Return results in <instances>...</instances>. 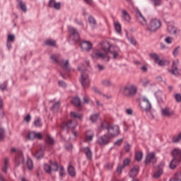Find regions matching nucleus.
<instances>
[{"label":"nucleus","mask_w":181,"mask_h":181,"mask_svg":"<svg viewBox=\"0 0 181 181\" xmlns=\"http://www.w3.org/2000/svg\"><path fill=\"white\" fill-rule=\"evenodd\" d=\"M101 47L104 52H101L100 49L93 50L91 54L92 59H101V60H103L104 62H110V56H108V53H112L113 59H117L118 56H119V47L117 46L111 47L110 42H105L102 43ZM112 47L114 50L111 51Z\"/></svg>","instance_id":"1"},{"label":"nucleus","mask_w":181,"mask_h":181,"mask_svg":"<svg viewBox=\"0 0 181 181\" xmlns=\"http://www.w3.org/2000/svg\"><path fill=\"white\" fill-rule=\"evenodd\" d=\"M103 129H107V134L110 138H112V136L119 135V127L117 125H110L105 121L103 122L100 126L98 128V132L100 134Z\"/></svg>","instance_id":"2"},{"label":"nucleus","mask_w":181,"mask_h":181,"mask_svg":"<svg viewBox=\"0 0 181 181\" xmlns=\"http://www.w3.org/2000/svg\"><path fill=\"white\" fill-rule=\"evenodd\" d=\"M120 92L126 97H134L138 93V88L134 83H127L120 89Z\"/></svg>","instance_id":"3"},{"label":"nucleus","mask_w":181,"mask_h":181,"mask_svg":"<svg viewBox=\"0 0 181 181\" xmlns=\"http://www.w3.org/2000/svg\"><path fill=\"white\" fill-rule=\"evenodd\" d=\"M78 70L81 72V83L84 88H87L90 86V78L88 74L86 73V66L81 65L78 66Z\"/></svg>","instance_id":"4"},{"label":"nucleus","mask_w":181,"mask_h":181,"mask_svg":"<svg viewBox=\"0 0 181 181\" xmlns=\"http://www.w3.org/2000/svg\"><path fill=\"white\" fill-rule=\"evenodd\" d=\"M160 26H162V23H160V20L158 18H153L150 20L148 24H146V30L150 33H153L158 30Z\"/></svg>","instance_id":"5"},{"label":"nucleus","mask_w":181,"mask_h":181,"mask_svg":"<svg viewBox=\"0 0 181 181\" xmlns=\"http://www.w3.org/2000/svg\"><path fill=\"white\" fill-rule=\"evenodd\" d=\"M44 170L48 175H52V172H57L59 170V165L57 162L50 163L49 164L45 163L44 165Z\"/></svg>","instance_id":"6"},{"label":"nucleus","mask_w":181,"mask_h":181,"mask_svg":"<svg viewBox=\"0 0 181 181\" xmlns=\"http://www.w3.org/2000/svg\"><path fill=\"white\" fill-rule=\"evenodd\" d=\"M68 29L71 35L70 40H72L73 42H78L80 40V35L78 34V30L71 25H69Z\"/></svg>","instance_id":"7"},{"label":"nucleus","mask_w":181,"mask_h":181,"mask_svg":"<svg viewBox=\"0 0 181 181\" xmlns=\"http://www.w3.org/2000/svg\"><path fill=\"white\" fill-rule=\"evenodd\" d=\"M11 152H12L13 153H16V163L17 165H21L22 163H23V162L25 161V158H23V153H22V151L17 150L16 148L13 147L11 149Z\"/></svg>","instance_id":"8"},{"label":"nucleus","mask_w":181,"mask_h":181,"mask_svg":"<svg viewBox=\"0 0 181 181\" xmlns=\"http://www.w3.org/2000/svg\"><path fill=\"white\" fill-rule=\"evenodd\" d=\"M111 142V137L108 134H103L98 138L97 144L100 146H105Z\"/></svg>","instance_id":"9"},{"label":"nucleus","mask_w":181,"mask_h":181,"mask_svg":"<svg viewBox=\"0 0 181 181\" xmlns=\"http://www.w3.org/2000/svg\"><path fill=\"white\" fill-rule=\"evenodd\" d=\"M139 105L141 110H143L146 112L148 111H151L152 108V105L151 104V102H149V100H148L146 97H144L142 98Z\"/></svg>","instance_id":"10"},{"label":"nucleus","mask_w":181,"mask_h":181,"mask_svg":"<svg viewBox=\"0 0 181 181\" xmlns=\"http://www.w3.org/2000/svg\"><path fill=\"white\" fill-rule=\"evenodd\" d=\"M151 59H153L154 61V63L158 64V66H165L166 63H168V61L165 60H161L159 58V55H158L156 53H151L149 54Z\"/></svg>","instance_id":"11"},{"label":"nucleus","mask_w":181,"mask_h":181,"mask_svg":"<svg viewBox=\"0 0 181 181\" xmlns=\"http://www.w3.org/2000/svg\"><path fill=\"white\" fill-rule=\"evenodd\" d=\"M168 32L170 35H172V36H180V35H181L180 28L172 25H168Z\"/></svg>","instance_id":"12"},{"label":"nucleus","mask_w":181,"mask_h":181,"mask_svg":"<svg viewBox=\"0 0 181 181\" xmlns=\"http://www.w3.org/2000/svg\"><path fill=\"white\" fill-rule=\"evenodd\" d=\"M136 18L137 22H139V23H140V25L142 26H146L148 24L146 18L144 17V15H142V13H141L139 10L136 11Z\"/></svg>","instance_id":"13"},{"label":"nucleus","mask_w":181,"mask_h":181,"mask_svg":"<svg viewBox=\"0 0 181 181\" xmlns=\"http://www.w3.org/2000/svg\"><path fill=\"white\" fill-rule=\"evenodd\" d=\"M81 49L83 52H89L93 47V45L89 41H82L80 43Z\"/></svg>","instance_id":"14"},{"label":"nucleus","mask_w":181,"mask_h":181,"mask_svg":"<svg viewBox=\"0 0 181 181\" xmlns=\"http://www.w3.org/2000/svg\"><path fill=\"white\" fill-rule=\"evenodd\" d=\"M145 162L146 163H156V158L155 153L153 152L147 154L146 156Z\"/></svg>","instance_id":"15"},{"label":"nucleus","mask_w":181,"mask_h":181,"mask_svg":"<svg viewBox=\"0 0 181 181\" xmlns=\"http://www.w3.org/2000/svg\"><path fill=\"white\" fill-rule=\"evenodd\" d=\"M161 115L163 117H172V115H175V112L169 107H164L161 109Z\"/></svg>","instance_id":"16"},{"label":"nucleus","mask_w":181,"mask_h":181,"mask_svg":"<svg viewBox=\"0 0 181 181\" xmlns=\"http://www.w3.org/2000/svg\"><path fill=\"white\" fill-rule=\"evenodd\" d=\"M168 71L173 76H179L180 73L179 72V69L177 68V62H173L172 69Z\"/></svg>","instance_id":"17"},{"label":"nucleus","mask_w":181,"mask_h":181,"mask_svg":"<svg viewBox=\"0 0 181 181\" xmlns=\"http://www.w3.org/2000/svg\"><path fill=\"white\" fill-rule=\"evenodd\" d=\"M15 42V35L13 34H9L7 37L6 47L8 50L12 49V43Z\"/></svg>","instance_id":"18"},{"label":"nucleus","mask_w":181,"mask_h":181,"mask_svg":"<svg viewBox=\"0 0 181 181\" xmlns=\"http://www.w3.org/2000/svg\"><path fill=\"white\" fill-rule=\"evenodd\" d=\"M122 16L125 22H127L128 23L131 22V16L129 15L128 11H127V10H122Z\"/></svg>","instance_id":"19"},{"label":"nucleus","mask_w":181,"mask_h":181,"mask_svg":"<svg viewBox=\"0 0 181 181\" xmlns=\"http://www.w3.org/2000/svg\"><path fill=\"white\" fill-rule=\"evenodd\" d=\"M139 172V166L135 165L134 168H132L129 172V176L130 177H135L136 175H138V173Z\"/></svg>","instance_id":"20"},{"label":"nucleus","mask_w":181,"mask_h":181,"mask_svg":"<svg viewBox=\"0 0 181 181\" xmlns=\"http://www.w3.org/2000/svg\"><path fill=\"white\" fill-rule=\"evenodd\" d=\"M83 152L88 159L89 160H91L93 159V152H91V149H90V147H85L83 148Z\"/></svg>","instance_id":"21"},{"label":"nucleus","mask_w":181,"mask_h":181,"mask_svg":"<svg viewBox=\"0 0 181 181\" xmlns=\"http://www.w3.org/2000/svg\"><path fill=\"white\" fill-rule=\"evenodd\" d=\"M77 125L78 124L76 120H69L68 122L65 124L66 128H71V129H74V128H76Z\"/></svg>","instance_id":"22"},{"label":"nucleus","mask_w":181,"mask_h":181,"mask_svg":"<svg viewBox=\"0 0 181 181\" xmlns=\"http://www.w3.org/2000/svg\"><path fill=\"white\" fill-rule=\"evenodd\" d=\"M180 160L179 158H173V160H171L170 163V169H175L176 168V166H177L179 165V163H180Z\"/></svg>","instance_id":"23"},{"label":"nucleus","mask_w":181,"mask_h":181,"mask_svg":"<svg viewBox=\"0 0 181 181\" xmlns=\"http://www.w3.org/2000/svg\"><path fill=\"white\" fill-rule=\"evenodd\" d=\"M94 138V133L88 132L86 136L83 138V142H91Z\"/></svg>","instance_id":"24"},{"label":"nucleus","mask_w":181,"mask_h":181,"mask_svg":"<svg viewBox=\"0 0 181 181\" xmlns=\"http://www.w3.org/2000/svg\"><path fill=\"white\" fill-rule=\"evenodd\" d=\"M172 155L173 158H175L176 159H180L181 160V150L179 148H175L172 151Z\"/></svg>","instance_id":"25"},{"label":"nucleus","mask_w":181,"mask_h":181,"mask_svg":"<svg viewBox=\"0 0 181 181\" xmlns=\"http://www.w3.org/2000/svg\"><path fill=\"white\" fill-rule=\"evenodd\" d=\"M9 168V158H6L4 160V166L1 168L4 173H8V168Z\"/></svg>","instance_id":"26"},{"label":"nucleus","mask_w":181,"mask_h":181,"mask_svg":"<svg viewBox=\"0 0 181 181\" xmlns=\"http://www.w3.org/2000/svg\"><path fill=\"white\" fill-rule=\"evenodd\" d=\"M101 84L102 86H103V87H112V82L110 80V79H103L101 81Z\"/></svg>","instance_id":"27"},{"label":"nucleus","mask_w":181,"mask_h":181,"mask_svg":"<svg viewBox=\"0 0 181 181\" xmlns=\"http://www.w3.org/2000/svg\"><path fill=\"white\" fill-rule=\"evenodd\" d=\"M26 167L28 168V170H33V161L31 158H28L27 163H26Z\"/></svg>","instance_id":"28"},{"label":"nucleus","mask_w":181,"mask_h":181,"mask_svg":"<svg viewBox=\"0 0 181 181\" xmlns=\"http://www.w3.org/2000/svg\"><path fill=\"white\" fill-rule=\"evenodd\" d=\"M71 103L75 105V107H80V105H81V100L77 97L74 98Z\"/></svg>","instance_id":"29"},{"label":"nucleus","mask_w":181,"mask_h":181,"mask_svg":"<svg viewBox=\"0 0 181 181\" xmlns=\"http://www.w3.org/2000/svg\"><path fill=\"white\" fill-rule=\"evenodd\" d=\"M150 1L155 8H157V6H160V5L163 4V1L162 0H150Z\"/></svg>","instance_id":"30"},{"label":"nucleus","mask_w":181,"mask_h":181,"mask_svg":"<svg viewBox=\"0 0 181 181\" xmlns=\"http://www.w3.org/2000/svg\"><path fill=\"white\" fill-rule=\"evenodd\" d=\"M43 155H44L43 148L38 150L35 153V156L37 159H40L41 158H43Z\"/></svg>","instance_id":"31"},{"label":"nucleus","mask_w":181,"mask_h":181,"mask_svg":"<svg viewBox=\"0 0 181 181\" xmlns=\"http://www.w3.org/2000/svg\"><path fill=\"white\" fill-rule=\"evenodd\" d=\"M98 118H100V114H94L90 116V120L91 121V122L94 123L98 121Z\"/></svg>","instance_id":"32"},{"label":"nucleus","mask_w":181,"mask_h":181,"mask_svg":"<svg viewBox=\"0 0 181 181\" xmlns=\"http://www.w3.org/2000/svg\"><path fill=\"white\" fill-rule=\"evenodd\" d=\"M18 2L21 9H22L23 12H26V11H28V8H26V4L23 3L22 0H18Z\"/></svg>","instance_id":"33"},{"label":"nucleus","mask_w":181,"mask_h":181,"mask_svg":"<svg viewBox=\"0 0 181 181\" xmlns=\"http://www.w3.org/2000/svg\"><path fill=\"white\" fill-rule=\"evenodd\" d=\"M115 29L117 33H121L122 29L121 28V24L119 22L115 23Z\"/></svg>","instance_id":"34"},{"label":"nucleus","mask_w":181,"mask_h":181,"mask_svg":"<svg viewBox=\"0 0 181 181\" xmlns=\"http://www.w3.org/2000/svg\"><path fill=\"white\" fill-rule=\"evenodd\" d=\"M143 154L142 152L139 151L136 153L135 154V159L136 160H137V162H141L142 160V158H143Z\"/></svg>","instance_id":"35"},{"label":"nucleus","mask_w":181,"mask_h":181,"mask_svg":"<svg viewBox=\"0 0 181 181\" xmlns=\"http://www.w3.org/2000/svg\"><path fill=\"white\" fill-rule=\"evenodd\" d=\"M68 172L71 176H76V170L74 169V166L70 165L68 168Z\"/></svg>","instance_id":"36"},{"label":"nucleus","mask_w":181,"mask_h":181,"mask_svg":"<svg viewBox=\"0 0 181 181\" xmlns=\"http://www.w3.org/2000/svg\"><path fill=\"white\" fill-rule=\"evenodd\" d=\"M62 70H69V60H63L62 65Z\"/></svg>","instance_id":"37"},{"label":"nucleus","mask_w":181,"mask_h":181,"mask_svg":"<svg viewBox=\"0 0 181 181\" xmlns=\"http://www.w3.org/2000/svg\"><path fill=\"white\" fill-rule=\"evenodd\" d=\"M46 142L47 144H49V145H53L54 144V139L50 136V135H47L46 137Z\"/></svg>","instance_id":"38"},{"label":"nucleus","mask_w":181,"mask_h":181,"mask_svg":"<svg viewBox=\"0 0 181 181\" xmlns=\"http://www.w3.org/2000/svg\"><path fill=\"white\" fill-rule=\"evenodd\" d=\"M45 45H47V46H56V41L53 40H47L45 41Z\"/></svg>","instance_id":"39"},{"label":"nucleus","mask_w":181,"mask_h":181,"mask_svg":"<svg viewBox=\"0 0 181 181\" xmlns=\"http://www.w3.org/2000/svg\"><path fill=\"white\" fill-rule=\"evenodd\" d=\"M181 141V133L179 134V135L174 136L173 139V142H174V144H177V142H180Z\"/></svg>","instance_id":"40"},{"label":"nucleus","mask_w":181,"mask_h":181,"mask_svg":"<svg viewBox=\"0 0 181 181\" xmlns=\"http://www.w3.org/2000/svg\"><path fill=\"white\" fill-rule=\"evenodd\" d=\"M150 83L151 81H149V79L144 78L141 80V84L143 87H147V86H149Z\"/></svg>","instance_id":"41"},{"label":"nucleus","mask_w":181,"mask_h":181,"mask_svg":"<svg viewBox=\"0 0 181 181\" xmlns=\"http://www.w3.org/2000/svg\"><path fill=\"white\" fill-rule=\"evenodd\" d=\"M71 117H73L74 118H78V119H80L82 116L78 112H71Z\"/></svg>","instance_id":"42"},{"label":"nucleus","mask_w":181,"mask_h":181,"mask_svg":"<svg viewBox=\"0 0 181 181\" xmlns=\"http://www.w3.org/2000/svg\"><path fill=\"white\" fill-rule=\"evenodd\" d=\"M170 181H181V173H177L175 175V179Z\"/></svg>","instance_id":"43"},{"label":"nucleus","mask_w":181,"mask_h":181,"mask_svg":"<svg viewBox=\"0 0 181 181\" xmlns=\"http://www.w3.org/2000/svg\"><path fill=\"white\" fill-rule=\"evenodd\" d=\"M28 139H31V140L35 139V138H36V132H30L28 135Z\"/></svg>","instance_id":"44"},{"label":"nucleus","mask_w":181,"mask_h":181,"mask_svg":"<svg viewBox=\"0 0 181 181\" xmlns=\"http://www.w3.org/2000/svg\"><path fill=\"white\" fill-rule=\"evenodd\" d=\"M95 69L96 70H98V71H104V70H105V67H104V66L100 64H98L95 66Z\"/></svg>","instance_id":"45"},{"label":"nucleus","mask_w":181,"mask_h":181,"mask_svg":"<svg viewBox=\"0 0 181 181\" xmlns=\"http://www.w3.org/2000/svg\"><path fill=\"white\" fill-rule=\"evenodd\" d=\"M99 95H102V97H103V98H106V100H111V98H112V96L111 95L105 94L103 93V91H101V94H99Z\"/></svg>","instance_id":"46"},{"label":"nucleus","mask_w":181,"mask_h":181,"mask_svg":"<svg viewBox=\"0 0 181 181\" xmlns=\"http://www.w3.org/2000/svg\"><path fill=\"white\" fill-rule=\"evenodd\" d=\"M51 59L56 63L57 64H59L60 62H59V56L57 55H51Z\"/></svg>","instance_id":"47"},{"label":"nucleus","mask_w":181,"mask_h":181,"mask_svg":"<svg viewBox=\"0 0 181 181\" xmlns=\"http://www.w3.org/2000/svg\"><path fill=\"white\" fill-rule=\"evenodd\" d=\"M162 173H163V171L162 170H159L158 171L154 173L153 177H156V179L158 177H160V176L162 175Z\"/></svg>","instance_id":"48"},{"label":"nucleus","mask_w":181,"mask_h":181,"mask_svg":"<svg viewBox=\"0 0 181 181\" xmlns=\"http://www.w3.org/2000/svg\"><path fill=\"white\" fill-rule=\"evenodd\" d=\"M164 42H165V43H167V45H171V43L173 42V37H167L164 40Z\"/></svg>","instance_id":"49"},{"label":"nucleus","mask_w":181,"mask_h":181,"mask_svg":"<svg viewBox=\"0 0 181 181\" xmlns=\"http://www.w3.org/2000/svg\"><path fill=\"white\" fill-rule=\"evenodd\" d=\"M88 21H89L90 25H91L92 26H94V25H95V23H96L95 19H94V17H93V16H89Z\"/></svg>","instance_id":"50"},{"label":"nucleus","mask_w":181,"mask_h":181,"mask_svg":"<svg viewBox=\"0 0 181 181\" xmlns=\"http://www.w3.org/2000/svg\"><path fill=\"white\" fill-rule=\"evenodd\" d=\"M146 112L148 118H150V119H155V115L152 113L151 110H148V112Z\"/></svg>","instance_id":"51"},{"label":"nucleus","mask_w":181,"mask_h":181,"mask_svg":"<svg viewBox=\"0 0 181 181\" xmlns=\"http://www.w3.org/2000/svg\"><path fill=\"white\" fill-rule=\"evenodd\" d=\"M34 125L35 127H42V122H40V118H38L34 121Z\"/></svg>","instance_id":"52"},{"label":"nucleus","mask_w":181,"mask_h":181,"mask_svg":"<svg viewBox=\"0 0 181 181\" xmlns=\"http://www.w3.org/2000/svg\"><path fill=\"white\" fill-rule=\"evenodd\" d=\"M4 136H5V130H4L2 127H0V141H2Z\"/></svg>","instance_id":"53"},{"label":"nucleus","mask_w":181,"mask_h":181,"mask_svg":"<svg viewBox=\"0 0 181 181\" xmlns=\"http://www.w3.org/2000/svg\"><path fill=\"white\" fill-rule=\"evenodd\" d=\"M58 108H60V102H57L53 106L52 110L56 111Z\"/></svg>","instance_id":"54"},{"label":"nucleus","mask_w":181,"mask_h":181,"mask_svg":"<svg viewBox=\"0 0 181 181\" xmlns=\"http://www.w3.org/2000/svg\"><path fill=\"white\" fill-rule=\"evenodd\" d=\"M175 99L177 103H181V95L180 93L175 94Z\"/></svg>","instance_id":"55"},{"label":"nucleus","mask_w":181,"mask_h":181,"mask_svg":"<svg viewBox=\"0 0 181 181\" xmlns=\"http://www.w3.org/2000/svg\"><path fill=\"white\" fill-rule=\"evenodd\" d=\"M125 113H126L127 115H132V114H134V111L132 110V109L129 108V109H126Z\"/></svg>","instance_id":"56"},{"label":"nucleus","mask_w":181,"mask_h":181,"mask_svg":"<svg viewBox=\"0 0 181 181\" xmlns=\"http://www.w3.org/2000/svg\"><path fill=\"white\" fill-rule=\"evenodd\" d=\"M131 163V160L129 158H127L123 161V166H128Z\"/></svg>","instance_id":"57"},{"label":"nucleus","mask_w":181,"mask_h":181,"mask_svg":"<svg viewBox=\"0 0 181 181\" xmlns=\"http://www.w3.org/2000/svg\"><path fill=\"white\" fill-rule=\"evenodd\" d=\"M6 86H8V84L6 83V82H4L1 85H0V90H1L2 91H4V90H6Z\"/></svg>","instance_id":"58"},{"label":"nucleus","mask_w":181,"mask_h":181,"mask_svg":"<svg viewBox=\"0 0 181 181\" xmlns=\"http://www.w3.org/2000/svg\"><path fill=\"white\" fill-rule=\"evenodd\" d=\"M180 47H177L175 49H174V51H173V55L175 56V57H176L177 54H179V50H180Z\"/></svg>","instance_id":"59"},{"label":"nucleus","mask_w":181,"mask_h":181,"mask_svg":"<svg viewBox=\"0 0 181 181\" xmlns=\"http://www.w3.org/2000/svg\"><path fill=\"white\" fill-rule=\"evenodd\" d=\"M129 42H130L132 45H136V40L132 37L129 38Z\"/></svg>","instance_id":"60"},{"label":"nucleus","mask_w":181,"mask_h":181,"mask_svg":"<svg viewBox=\"0 0 181 181\" xmlns=\"http://www.w3.org/2000/svg\"><path fill=\"white\" fill-rule=\"evenodd\" d=\"M83 102L85 103V104H90V98H88V96L85 95L83 97Z\"/></svg>","instance_id":"61"},{"label":"nucleus","mask_w":181,"mask_h":181,"mask_svg":"<svg viewBox=\"0 0 181 181\" xmlns=\"http://www.w3.org/2000/svg\"><path fill=\"white\" fill-rule=\"evenodd\" d=\"M93 90L97 94H98V95H100V94L101 93V90L100 89H98L97 87H93Z\"/></svg>","instance_id":"62"},{"label":"nucleus","mask_w":181,"mask_h":181,"mask_svg":"<svg viewBox=\"0 0 181 181\" xmlns=\"http://www.w3.org/2000/svg\"><path fill=\"white\" fill-rule=\"evenodd\" d=\"M55 4H56L55 0H49V5L50 8H54Z\"/></svg>","instance_id":"63"},{"label":"nucleus","mask_w":181,"mask_h":181,"mask_svg":"<svg viewBox=\"0 0 181 181\" xmlns=\"http://www.w3.org/2000/svg\"><path fill=\"white\" fill-rule=\"evenodd\" d=\"M53 8H54V9H60V8H62V4L59 2L55 3Z\"/></svg>","instance_id":"64"}]
</instances>
